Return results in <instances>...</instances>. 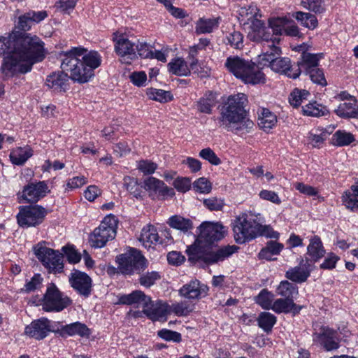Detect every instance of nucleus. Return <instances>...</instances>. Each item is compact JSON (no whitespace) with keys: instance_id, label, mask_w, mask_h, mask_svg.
<instances>
[{"instance_id":"21","label":"nucleus","mask_w":358,"mask_h":358,"mask_svg":"<svg viewBox=\"0 0 358 358\" xmlns=\"http://www.w3.org/2000/svg\"><path fill=\"white\" fill-rule=\"evenodd\" d=\"M65 71H57L49 75L46 78V85L53 92H66L69 89L70 75Z\"/></svg>"},{"instance_id":"45","label":"nucleus","mask_w":358,"mask_h":358,"mask_svg":"<svg viewBox=\"0 0 358 358\" xmlns=\"http://www.w3.org/2000/svg\"><path fill=\"white\" fill-rule=\"evenodd\" d=\"M276 317L271 313L262 312L257 317L259 327L265 332H269L276 323Z\"/></svg>"},{"instance_id":"35","label":"nucleus","mask_w":358,"mask_h":358,"mask_svg":"<svg viewBox=\"0 0 358 358\" xmlns=\"http://www.w3.org/2000/svg\"><path fill=\"white\" fill-rule=\"evenodd\" d=\"M277 123L276 115L266 108H262L258 119L259 127L267 131L272 129Z\"/></svg>"},{"instance_id":"9","label":"nucleus","mask_w":358,"mask_h":358,"mask_svg":"<svg viewBox=\"0 0 358 358\" xmlns=\"http://www.w3.org/2000/svg\"><path fill=\"white\" fill-rule=\"evenodd\" d=\"M34 254L50 273H59L63 271V255L57 250L46 247L43 243L34 248Z\"/></svg>"},{"instance_id":"50","label":"nucleus","mask_w":358,"mask_h":358,"mask_svg":"<svg viewBox=\"0 0 358 358\" xmlns=\"http://www.w3.org/2000/svg\"><path fill=\"white\" fill-rule=\"evenodd\" d=\"M328 133L324 129H315L309 133V142L314 147H319L326 139Z\"/></svg>"},{"instance_id":"20","label":"nucleus","mask_w":358,"mask_h":358,"mask_svg":"<svg viewBox=\"0 0 358 358\" xmlns=\"http://www.w3.org/2000/svg\"><path fill=\"white\" fill-rule=\"evenodd\" d=\"M208 287L197 280H191L179 289V294L187 299H199L207 294Z\"/></svg>"},{"instance_id":"11","label":"nucleus","mask_w":358,"mask_h":358,"mask_svg":"<svg viewBox=\"0 0 358 358\" xmlns=\"http://www.w3.org/2000/svg\"><path fill=\"white\" fill-rule=\"evenodd\" d=\"M248 37L253 41L262 43V52L267 51L280 52V47L277 45L280 43V38L273 34L271 35L264 26L262 21H255L253 28L248 33Z\"/></svg>"},{"instance_id":"49","label":"nucleus","mask_w":358,"mask_h":358,"mask_svg":"<svg viewBox=\"0 0 358 358\" xmlns=\"http://www.w3.org/2000/svg\"><path fill=\"white\" fill-rule=\"evenodd\" d=\"M310 93L306 90L295 89L289 97V103L296 108L299 106L304 100H307Z\"/></svg>"},{"instance_id":"48","label":"nucleus","mask_w":358,"mask_h":358,"mask_svg":"<svg viewBox=\"0 0 358 358\" xmlns=\"http://www.w3.org/2000/svg\"><path fill=\"white\" fill-rule=\"evenodd\" d=\"M146 94L149 99L162 103L168 102L173 98L170 92L160 89H147Z\"/></svg>"},{"instance_id":"28","label":"nucleus","mask_w":358,"mask_h":358,"mask_svg":"<svg viewBox=\"0 0 358 358\" xmlns=\"http://www.w3.org/2000/svg\"><path fill=\"white\" fill-rule=\"evenodd\" d=\"M139 241L145 248L150 249L159 242V235L154 226L147 225L141 232Z\"/></svg>"},{"instance_id":"52","label":"nucleus","mask_w":358,"mask_h":358,"mask_svg":"<svg viewBox=\"0 0 358 358\" xmlns=\"http://www.w3.org/2000/svg\"><path fill=\"white\" fill-rule=\"evenodd\" d=\"M199 157L215 166H217L221 164L220 158L210 148L202 149L199 152Z\"/></svg>"},{"instance_id":"18","label":"nucleus","mask_w":358,"mask_h":358,"mask_svg":"<svg viewBox=\"0 0 358 358\" xmlns=\"http://www.w3.org/2000/svg\"><path fill=\"white\" fill-rule=\"evenodd\" d=\"M71 287L80 295L88 296L92 289V279L85 273L75 271L69 276Z\"/></svg>"},{"instance_id":"5","label":"nucleus","mask_w":358,"mask_h":358,"mask_svg":"<svg viewBox=\"0 0 358 358\" xmlns=\"http://www.w3.org/2000/svg\"><path fill=\"white\" fill-rule=\"evenodd\" d=\"M224 66L229 72L245 83L257 85L264 83V73L250 61L238 56H231L227 59Z\"/></svg>"},{"instance_id":"1","label":"nucleus","mask_w":358,"mask_h":358,"mask_svg":"<svg viewBox=\"0 0 358 358\" xmlns=\"http://www.w3.org/2000/svg\"><path fill=\"white\" fill-rule=\"evenodd\" d=\"M46 54L44 43L36 35L13 31L0 36V57L4 56L1 71L6 77L30 71Z\"/></svg>"},{"instance_id":"24","label":"nucleus","mask_w":358,"mask_h":358,"mask_svg":"<svg viewBox=\"0 0 358 358\" xmlns=\"http://www.w3.org/2000/svg\"><path fill=\"white\" fill-rule=\"evenodd\" d=\"M118 303L135 306H141L144 308L146 304L150 303V298L142 291L136 290L129 294L119 295Z\"/></svg>"},{"instance_id":"2","label":"nucleus","mask_w":358,"mask_h":358,"mask_svg":"<svg viewBox=\"0 0 358 358\" xmlns=\"http://www.w3.org/2000/svg\"><path fill=\"white\" fill-rule=\"evenodd\" d=\"M196 244L187 248L189 259L201 260L207 264L222 262L238 251L235 245L220 246L215 250L201 251L203 245H208L222 239L225 234L224 227L220 222H204L199 228Z\"/></svg>"},{"instance_id":"60","label":"nucleus","mask_w":358,"mask_h":358,"mask_svg":"<svg viewBox=\"0 0 358 358\" xmlns=\"http://www.w3.org/2000/svg\"><path fill=\"white\" fill-rule=\"evenodd\" d=\"M137 168L145 175H150L153 173L157 168V164L148 161L141 160L137 164Z\"/></svg>"},{"instance_id":"10","label":"nucleus","mask_w":358,"mask_h":358,"mask_svg":"<svg viewBox=\"0 0 358 358\" xmlns=\"http://www.w3.org/2000/svg\"><path fill=\"white\" fill-rule=\"evenodd\" d=\"M258 229V223L247 214L238 215L233 222L235 241L238 243H243L255 238Z\"/></svg>"},{"instance_id":"64","label":"nucleus","mask_w":358,"mask_h":358,"mask_svg":"<svg viewBox=\"0 0 358 358\" xmlns=\"http://www.w3.org/2000/svg\"><path fill=\"white\" fill-rule=\"evenodd\" d=\"M87 182V179L83 176H78L70 178L66 182V189L73 190L80 188Z\"/></svg>"},{"instance_id":"41","label":"nucleus","mask_w":358,"mask_h":358,"mask_svg":"<svg viewBox=\"0 0 358 358\" xmlns=\"http://www.w3.org/2000/svg\"><path fill=\"white\" fill-rule=\"evenodd\" d=\"M277 294L286 299H292L298 294V287L295 285L285 280L282 281L276 289Z\"/></svg>"},{"instance_id":"54","label":"nucleus","mask_w":358,"mask_h":358,"mask_svg":"<svg viewBox=\"0 0 358 358\" xmlns=\"http://www.w3.org/2000/svg\"><path fill=\"white\" fill-rule=\"evenodd\" d=\"M62 250L69 263L76 264L81 259V255L72 245H66L62 248Z\"/></svg>"},{"instance_id":"33","label":"nucleus","mask_w":358,"mask_h":358,"mask_svg":"<svg viewBox=\"0 0 358 358\" xmlns=\"http://www.w3.org/2000/svg\"><path fill=\"white\" fill-rule=\"evenodd\" d=\"M220 22V17L201 18L196 22V31L199 34L210 33L217 29Z\"/></svg>"},{"instance_id":"32","label":"nucleus","mask_w":358,"mask_h":358,"mask_svg":"<svg viewBox=\"0 0 358 358\" xmlns=\"http://www.w3.org/2000/svg\"><path fill=\"white\" fill-rule=\"evenodd\" d=\"M323 55L320 54H311V53H303L302 55V59L299 62L296 66H299L301 69V72L304 71L308 73L313 69H317L319 61L322 58Z\"/></svg>"},{"instance_id":"59","label":"nucleus","mask_w":358,"mask_h":358,"mask_svg":"<svg viewBox=\"0 0 358 358\" xmlns=\"http://www.w3.org/2000/svg\"><path fill=\"white\" fill-rule=\"evenodd\" d=\"M259 196L260 199L265 201H268L274 204L279 205L281 203L280 198L274 191L262 189L259 192Z\"/></svg>"},{"instance_id":"61","label":"nucleus","mask_w":358,"mask_h":358,"mask_svg":"<svg viewBox=\"0 0 358 358\" xmlns=\"http://www.w3.org/2000/svg\"><path fill=\"white\" fill-rule=\"evenodd\" d=\"M157 334L161 338L166 341L180 342L181 341L180 334L176 331L164 329L159 331Z\"/></svg>"},{"instance_id":"39","label":"nucleus","mask_w":358,"mask_h":358,"mask_svg":"<svg viewBox=\"0 0 358 358\" xmlns=\"http://www.w3.org/2000/svg\"><path fill=\"white\" fill-rule=\"evenodd\" d=\"M283 248L284 245L282 243L272 241H269L266 246L261 250L259 257L260 259L271 260L272 256L279 255Z\"/></svg>"},{"instance_id":"43","label":"nucleus","mask_w":358,"mask_h":358,"mask_svg":"<svg viewBox=\"0 0 358 358\" xmlns=\"http://www.w3.org/2000/svg\"><path fill=\"white\" fill-rule=\"evenodd\" d=\"M303 113L308 116L320 117L329 113L326 106L318 103L316 101L310 102L302 108Z\"/></svg>"},{"instance_id":"8","label":"nucleus","mask_w":358,"mask_h":358,"mask_svg":"<svg viewBox=\"0 0 358 358\" xmlns=\"http://www.w3.org/2000/svg\"><path fill=\"white\" fill-rule=\"evenodd\" d=\"M117 268L124 275L140 273L148 267V261L140 251L129 248L128 251L116 257Z\"/></svg>"},{"instance_id":"36","label":"nucleus","mask_w":358,"mask_h":358,"mask_svg":"<svg viewBox=\"0 0 358 358\" xmlns=\"http://www.w3.org/2000/svg\"><path fill=\"white\" fill-rule=\"evenodd\" d=\"M216 97L215 94L210 92L199 99L196 102L197 110L203 113L210 114L212 112V108L215 106L216 103Z\"/></svg>"},{"instance_id":"25","label":"nucleus","mask_w":358,"mask_h":358,"mask_svg":"<svg viewBox=\"0 0 358 358\" xmlns=\"http://www.w3.org/2000/svg\"><path fill=\"white\" fill-rule=\"evenodd\" d=\"M324 254L325 250L321 238L317 236H312L309 240V244L307 247V259L316 262L322 258Z\"/></svg>"},{"instance_id":"17","label":"nucleus","mask_w":358,"mask_h":358,"mask_svg":"<svg viewBox=\"0 0 358 358\" xmlns=\"http://www.w3.org/2000/svg\"><path fill=\"white\" fill-rule=\"evenodd\" d=\"M143 188L149 193L150 196H162L164 199L173 197L174 190L169 187L163 181L155 178L148 177L143 181Z\"/></svg>"},{"instance_id":"3","label":"nucleus","mask_w":358,"mask_h":358,"mask_svg":"<svg viewBox=\"0 0 358 358\" xmlns=\"http://www.w3.org/2000/svg\"><path fill=\"white\" fill-rule=\"evenodd\" d=\"M63 55L61 68L69 73L73 81L81 84L89 82L94 76V70L102 62L98 52L81 47L72 48L64 52Z\"/></svg>"},{"instance_id":"62","label":"nucleus","mask_w":358,"mask_h":358,"mask_svg":"<svg viewBox=\"0 0 358 358\" xmlns=\"http://www.w3.org/2000/svg\"><path fill=\"white\" fill-rule=\"evenodd\" d=\"M43 278L41 274H35L24 285V290L30 292L39 289L42 285Z\"/></svg>"},{"instance_id":"7","label":"nucleus","mask_w":358,"mask_h":358,"mask_svg":"<svg viewBox=\"0 0 358 358\" xmlns=\"http://www.w3.org/2000/svg\"><path fill=\"white\" fill-rule=\"evenodd\" d=\"M118 221L113 215L104 217L99 226L90 234L89 242L94 248L104 247L107 242L115 238L117 233Z\"/></svg>"},{"instance_id":"51","label":"nucleus","mask_w":358,"mask_h":358,"mask_svg":"<svg viewBox=\"0 0 358 358\" xmlns=\"http://www.w3.org/2000/svg\"><path fill=\"white\" fill-rule=\"evenodd\" d=\"M303 8L314 13H322L324 10L323 0H301Z\"/></svg>"},{"instance_id":"34","label":"nucleus","mask_w":358,"mask_h":358,"mask_svg":"<svg viewBox=\"0 0 358 358\" xmlns=\"http://www.w3.org/2000/svg\"><path fill=\"white\" fill-rule=\"evenodd\" d=\"M290 15L291 17H294L301 25L309 29H314L317 26L318 22L316 17L310 13L297 11Z\"/></svg>"},{"instance_id":"55","label":"nucleus","mask_w":358,"mask_h":358,"mask_svg":"<svg viewBox=\"0 0 358 358\" xmlns=\"http://www.w3.org/2000/svg\"><path fill=\"white\" fill-rule=\"evenodd\" d=\"M160 278V275L157 271L148 272L140 277L139 282L141 285L150 287Z\"/></svg>"},{"instance_id":"38","label":"nucleus","mask_w":358,"mask_h":358,"mask_svg":"<svg viewBox=\"0 0 358 358\" xmlns=\"http://www.w3.org/2000/svg\"><path fill=\"white\" fill-rule=\"evenodd\" d=\"M291 21V15L289 13L288 15L271 19L268 23L273 35L279 37L284 32L285 27Z\"/></svg>"},{"instance_id":"19","label":"nucleus","mask_w":358,"mask_h":358,"mask_svg":"<svg viewBox=\"0 0 358 358\" xmlns=\"http://www.w3.org/2000/svg\"><path fill=\"white\" fill-rule=\"evenodd\" d=\"M50 331V321L46 318H41L33 321L24 329V334L36 340L45 338Z\"/></svg>"},{"instance_id":"23","label":"nucleus","mask_w":358,"mask_h":358,"mask_svg":"<svg viewBox=\"0 0 358 358\" xmlns=\"http://www.w3.org/2000/svg\"><path fill=\"white\" fill-rule=\"evenodd\" d=\"M143 313L152 320H165L167 315H169V305L162 301L148 303L143 308Z\"/></svg>"},{"instance_id":"29","label":"nucleus","mask_w":358,"mask_h":358,"mask_svg":"<svg viewBox=\"0 0 358 358\" xmlns=\"http://www.w3.org/2000/svg\"><path fill=\"white\" fill-rule=\"evenodd\" d=\"M301 309V306H296L292 299H277L273 301L271 310L276 313H288L292 312L297 313Z\"/></svg>"},{"instance_id":"31","label":"nucleus","mask_w":358,"mask_h":358,"mask_svg":"<svg viewBox=\"0 0 358 358\" xmlns=\"http://www.w3.org/2000/svg\"><path fill=\"white\" fill-rule=\"evenodd\" d=\"M169 71L178 76L190 75V68L187 62L182 57H176L168 64Z\"/></svg>"},{"instance_id":"15","label":"nucleus","mask_w":358,"mask_h":358,"mask_svg":"<svg viewBox=\"0 0 358 358\" xmlns=\"http://www.w3.org/2000/svg\"><path fill=\"white\" fill-rule=\"evenodd\" d=\"M341 103L335 109L336 114L343 118H356L358 117V105L357 99L347 92H341L335 96Z\"/></svg>"},{"instance_id":"56","label":"nucleus","mask_w":358,"mask_h":358,"mask_svg":"<svg viewBox=\"0 0 358 358\" xmlns=\"http://www.w3.org/2000/svg\"><path fill=\"white\" fill-rule=\"evenodd\" d=\"M306 73L310 76V78L313 83L320 85L322 87L327 85V82L322 70L319 69H313Z\"/></svg>"},{"instance_id":"47","label":"nucleus","mask_w":358,"mask_h":358,"mask_svg":"<svg viewBox=\"0 0 358 358\" xmlns=\"http://www.w3.org/2000/svg\"><path fill=\"white\" fill-rule=\"evenodd\" d=\"M168 223L172 228L182 231H187L192 228V222L189 219H185L178 215L171 217Z\"/></svg>"},{"instance_id":"27","label":"nucleus","mask_w":358,"mask_h":358,"mask_svg":"<svg viewBox=\"0 0 358 358\" xmlns=\"http://www.w3.org/2000/svg\"><path fill=\"white\" fill-rule=\"evenodd\" d=\"M259 13V10L255 4L241 7L238 10V20L244 25L250 24V27L252 29L255 21H260L257 18L261 16Z\"/></svg>"},{"instance_id":"4","label":"nucleus","mask_w":358,"mask_h":358,"mask_svg":"<svg viewBox=\"0 0 358 358\" xmlns=\"http://www.w3.org/2000/svg\"><path fill=\"white\" fill-rule=\"evenodd\" d=\"M247 103V96L243 93L229 96L222 108L219 120L221 126L232 131L250 127L252 122L246 119Z\"/></svg>"},{"instance_id":"46","label":"nucleus","mask_w":358,"mask_h":358,"mask_svg":"<svg viewBox=\"0 0 358 358\" xmlns=\"http://www.w3.org/2000/svg\"><path fill=\"white\" fill-rule=\"evenodd\" d=\"M255 301L262 308L270 310L274 301V294L267 289H264L255 297Z\"/></svg>"},{"instance_id":"63","label":"nucleus","mask_w":358,"mask_h":358,"mask_svg":"<svg viewBox=\"0 0 358 358\" xmlns=\"http://www.w3.org/2000/svg\"><path fill=\"white\" fill-rule=\"evenodd\" d=\"M173 185L180 192H186L190 189L191 181L188 178H177L173 182Z\"/></svg>"},{"instance_id":"44","label":"nucleus","mask_w":358,"mask_h":358,"mask_svg":"<svg viewBox=\"0 0 358 358\" xmlns=\"http://www.w3.org/2000/svg\"><path fill=\"white\" fill-rule=\"evenodd\" d=\"M355 136L344 130H338L332 136V144L336 146H347L355 141Z\"/></svg>"},{"instance_id":"14","label":"nucleus","mask_w":358,"mask_h":358,"mask_svg":"<svg viewBox=\"0 0 358 358\" xmlns=\"http://www.w3.org/2000/svg\"><path fill=\"white\" fill-rule=\"evenodd\" d=\"M115 51L122 63L129 64L137 59L136 43L117 33L113 34Z\"/></svg>"},{"instance_id":"37","label":"nucleus","mask_w":358,"mask_h":358,"mask_svg":"<svg viewBox=\"0 0 358 358\" xmlns=\"http://www.w3.org/2000/svg\"><path fill=\"white\" fill-rule=\"evenodd\" d=\"M33 155L29 148H17L11 151L10 158L13 164L15 165L23 164Z\"/></svg>"},{"instance_id":"53","label":"nucleus","mask_w":358,"mask_h":358,"mask_svg":"<svg viewBox=\"0 0 358 358\" xmlns=\"http://www.w3.org/2000/svg\"><path fill=\"white\" fill-rule=\"evenodd\" d=\"M227 43L231 47L241 49L243 47V36L237 31H234L227 36Z\"/></svg>"},{"instance_id":"42","label":"nucleus","mask_w":358,"mask_h":358,"mask_svg":"<svg viewBox=\"0 0 358 358\" xmlns=\"http://www.w3.org/2000/svg\"><path fill=\"white\" fill-rule=\"evenodd\" d=\"M194 305L191 302L181 301L169 305V315L171 313L177 316H187L193 311Z\"/></svg>"},{"instance_id":"6","label":"nucleus","mask_w":358,"mask_h":358,"mask_svg":"<svg viewBox=\"0 0 358 358\" xmlns=\"http://www.w3.org/2000/svg\"><path fill=\"white\" fill-rule=\"evenodd\" d=\"M281 54L274 51L262 52L259 56V63L264 66L270 67L275 72L282 73L291 78H296L301 74V69L296 65H292L291 61L287 57H278Z\"/></svg>"},{"instance_id":"13","label":"nucleus","mask_w":358,"mask_h":358,"mask_svg":"<svg viewBox=\"0 0 358 358\" xmlns=\"http://www.w3.org/2000/svg\"><path fill=\"white\" fill-rule=\"evenodd\" d=\"M71 300L60 292L55 284H50L43 300V309L48 312H59L66 308Z\"/></svg>"},{"instance_id":"12","label":"nucleus","mask_w":358,"mask_h":358,"mask_svg":"<svg viewBox=\"0 0 358 358\" xmlns=\"http://www.w3.org/2000/svg\"><path fill=\"white\" fill-rule=\"evenodd\" d=\"M47 213L46 209L39 205L21 206L17 215V223L23 228L35 227L43 222Z\"/></svg>"},{"instance_id":"22","label":"nucleus","mask_w":358,"mask_h":358,"mask_svg":"<svg viewBox=\"0 0 358 358\" xmlns=\"http://www.w3.org/2000/svg\"><path fill=\"white\" fill-rule=\"evenodd\" d=\"M313 340L321 342L327 351L336 350L339 348L337 331L329 327L322 328L321 334H314Z\"/></svg>"},{"instance_id":"40","label":"nucleus","mask_w":358,"mask_h":358,"mask_svg":"<svg viewBox=\"0 0 358 358\" xmlns=\"http://www.w3.org/2000/svg\"><path fill=\"white\" fill-rule=\"evenodd\" d=\"M309 275L310 271L301 265L292 268L286 272L287 278L299 283L305 282Z\"/></svg>"},{"instance_id":"30","label":"nucleus","mask_w":358,"mask_h":358,"mask_svg":"<svg viewBox=\"0 0 358 358\" xmlns=\"http://www.w3.org/2000/svg\"><path fill=\"white\" fill-rule=\"evenodd\" d=\"M342 203L348 209L352 211L358 210V180L349 189L344 192Z\"/></svg>"},{"instance_id":"57","label":"nucleus","mask_w":358,"mask_h":358,"mask_svg":"<svg viewBox=\"0 0 358 358\" xmlns=\"http://www.w3.org/2000/svg\"><path fill=\"white\" fill-rule=\"evenodd\" d=\"M294 187L296 190H298L300 193L308 196H317L318 194V190L317 188L306 185L303 182H295L294 184Z\"/></svg>"},{"instance_id":"16","label":"nucleus","mask_w":358,"mask_h":358,"mask_svg":"<svg viewBox=\"0 0 358 358\" xmlns=\"http://www.w3.org/2000/svg\"><path fill=\"white\" fill-rule=\"evenodd\" d=\"M50 192V189L45 181L30 182L24 187L21 198L27 203H36Z\"/></svg>"},{"instance_id":"58","label":"nucleus","mask_w":358,"mask_h":358,"mask_svg":"<svg viewBox=\"0 0 358 358\" xmlns=\"http://www.w3.org/2000/svg\"><path fill=\"white\" fill-rule=\"evenodd\" d=\"M194 189L203 194H208L211 191L210 182L205 178L197 179L193 184Z\"/></svg>"},{"instance_id":"26","label":"nucleus","mask_w":358,"mask_h":358,"mask_svg":"<svg viewBox=\"0 0 358 358\" xmlns=\"http://www.w3.org/2000/svg\"><path fill=\"white\" fill-rule=\"evenodd\" d=\"M62 336H75L88 338L91 334V330L83 323L76 322L62 326L59 330Z\"/></svg>"}]
</instances>
